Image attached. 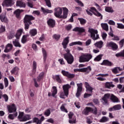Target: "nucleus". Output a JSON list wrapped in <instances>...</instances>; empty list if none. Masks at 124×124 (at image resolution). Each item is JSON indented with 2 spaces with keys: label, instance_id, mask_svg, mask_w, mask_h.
<instances>
[{
  "label": "nucleus",
  "instance_id": "nucleus-19",
  "mask_svg": "<svg viewBox=\"0 0 124 124\" xmlns=\"http://www.w3.org/2000/svg\"><path fill=\"white\" fill-rule=\"evenodd\" d=\"M16 6L18 7L25 8L26 7V3L23 2V0H17L16 3Z\"/></svg>",
  "mask_w": 124,
  "mask_h": 124
},
{
  "label": "nucleus",
  "instance_id": "nucleus-3",
  "mask_svg": "<svg viewBox=\"0 0 124 124\" xmlns=\"http://www.w3.org/2000/svg\"><path fill=\"white\" fill-rule=\"evenodd\" d=\"M88 31L91 34V38H92L93 40H96V39L99 38V36L97 34V30L93 28H89Z\"/></svg>",
  "mask_w": 124,
  "mask_h": 124
},
{
  "label": "nucleus",
  "instance_id": "nucleus-42",
  "mask_svg": "<svg viewBox=\"0 0 124 124\" xmlns=\"http://www.w3.org/2000/svg\"><path fill=\"white\" fill-rule=\"evenodd\" d=\"M109 121V119L108 117L106 116H104L99 120L100 123H106V122H108Z\"/></svg>",
  "mask_w": 124,
  "mask_h": 124
},
{
  "label": "nucleus",
  "instance_id": "nucleus-11",
  "mask_svg": "<svg viewBox=\"0 0 124 124\" xmlns=\"http://www.w3.org/2000/svg\"><path fill=\"white\" fill-rule=\"evenodd\" d=\"M33 19H34V17H33L32 16L26 15L24 17V22L28 23L29 25H31V20H33Z\"/></svg>",
  "mask_w": 124,
  "mask_h": 124
},
{
  "label": "nucleus",
  "instance_id": "nucleus-4",
  "mask_svg": "<svg viewBox=\"0 0 124 124\" xmlns=\"http://www.w3.org/2000/svg\"><path fill=\"white\" fill-rule=\"evenodd\" d=\"M89 112H93V114L96 115L97 114V109L95 107L93 108L87 107L82 111V114L83 115H88Z\"/></svg>",
  "mask_w": 124,
  "mask_h": 124
},
{
  "label": "nucleus",
  "instance_id": "nucleus-27",
  "mask_svg": "<svg viewBox=\"0 0 124 124\" xmlns=\"http://www.w3.org/2000/svg\"><path fill=\"white\" fill-rule=\"evenodd\" d=\"M41 10L44 14H51L53 13L52 10H49L47 9H45L43 7H41Z\"/></svg>",
  "mask_w": 124,
  "mask_h": 124
},
{
  "label": "nucleus",
  "instance_id": "nucleus-43",
  "mask_svg": "<svg viewBox=\"0 0 124 124\" xmlns=\"http://www.w3.org/2000/svg\"><path fill=\"white\" fill-rule=\"evenodd\" d=\"M115 111L121 110L122 109V106L120 104L116 105L113 106Z\"/></svg>",
  "mask_w": 124,
  "mask_h": 124
},
{
  "label": "nucleus",
  "instance_id": "nucleus-32",
  "mask_svg": "<svg viewBox=\"0 0 124 124\" xmlns=\"http://www.w3.org/2000/svg\"><path fill=\"white\" fill-rule=\"evenodd\" d=\"M23 11H24L23 10L17 9L14 12V14L16 15V18H19L20 17V15Z\"/></svg>",
  "mask_w": 124,
  "mask_h": 124
},
{
  "label": "nucleus",
  "instance_id": "nucleus-35",
  "mask_svg": "<svg viewBox=\"0 0 124 124\" xmlns=\"http://www.w3.org/2000/svg\"><path fill=\"white\" fill-rule=\"evenodd\" d=\"M0 19L1 22H4L5 23H7L8 22V19H7V17L5 16H3L2 15L0 16Z\"/></svg>",
  "mask_w": 124,
  "mask_h": 124
},
{
  "label": "nucleus",
  "instance_id": "nucleus-37",
  "mask_svg": "<svg viewBox=\"0 0 124 124\" xmlns=\"http://www.w3.org/2000/svg\"><path fill=\"white\" fill-rule=\"evenodd\" d=\"M18 71H19V68H18V67H15L11 71V72L12 74H15L16 75H18V74H15L17 73Z\"/></svg>",
  "mask_w": 124,
  "mask_h": 124
},
{
  "label": "nucleus",
  "instance_id": "nucleus-6",
  "mask_svg": "<svg viewBox=\"0 0 124 124\" xmlns=\"http://www.w3.org/2000/svg\"><path fill=\"white\" fill-rule=\"evenodd\" d=\"M62 8L58 7L54 9V16L57 18H62Z\"/></svg>",
  "mask_w": 124,
  "mask_h": 124
},
{
  "label": "nucleus",
  "instance_id": "nucleus-49",
  "mask_svg": "<svg viewBox=\"0 0 124 124\" xmlns=\"http://www.w3.org/2000/svg\"><path fill=\"white\" fill-rule=\"evenodd\" d=\"M43 76H44V73L43 72L41 73L39 77L37 78V82H39L40 80H41V78H43Z\"/></svg>",
  "mask_w": 124,
  "mask_h": 124
},
{
  "label": "nucleus",
  "instance_id": "nucleus-61",
  "mask_svg": "<svg viewBox=\"0 0 124 124\" xmlns=\"http://www.w3.org/2000/svg\"><path fill=\"white\" fill-rule=\"evenodd\" d=\"M4 31H5V26L1 25L0 28V33L4 32Z\"/></svg>",
  "mask_w": 124,
  "mask_h": 124
},
{
  "label": "nucleus",
  "instance_id": "nucleus-38",
  "mask_svg": "<svg viewBox=\"0 0 124 124\" xmlns=\"http://www.w3.org/2000/svg\"><path fill=\"white\" fill-rule=\"evenodd\" d=\"M83 43L80 41L74 42L69 44V46H74V45H82Z\"/></svg>",
  "mask_w": 124,
  "mask_h": 124
},
{
  "label": "nucleus",
  "instance_id": "nucleus-30",
  "mask_svg": "<svg viewBox=\"0 0 124 124\" xmlns=\"http://www.w3.org/2000/svg\"><path fill=\"white\" fill-rule=\"evenodd\" d=\"M85 88H86V92H90V93H93V88L88 82H85Z\"/></svg>",
  "mask_w": 124,
  "mask_h": 124
},
{
  "label": "nucleus",
  "instance_id": "nucleus-55",
  "mask_svg": "<svg viewBox=\"0 0 124 124\" xmlns=\"http://www.w3.org/2000/svg\"><path fill=\"white\" fill-rule=\"evenodd\" d=\"M4 82L5 87L7 88V87H8V79H7V78H4Z\"/></svg>",
  "mask_w": 124,
  "mask_h": 124
},
{
  "label": "nucleus",
  "instance_id": "nucleus-59",
  "mask_svg": "<svg viewBox=\"0 0 124 124\" xmlns=\"http://www.w3.org/2000/svg\"><path fill=\"white\" fill-rule=\"evenodd\" d=\"M90 10L91 11V12H92V13H93V14H94V13H95V12H97V10H96V9H95V8L92 7L90 8Z\"/></svg>",
  "mask_w": 124,
  "mask_h": 124
},
{
  "label": "nucleus",
  "instance_id": "nucleus-13",
  "mask_svg": "<svg viewBox=\"0 0 124 124\" xmlns=\"http://www.w3.org/2000/svg\"><path fill=\"white\" fill-rule=\"evenodd\" d=\"M13 1L12 0H5L3 1L2 5V6H7L8 7L9 6H12L14 4Z\"/></svg>",
  "mask_w": 124,
  "mask_h": 124
},
{
  "label": "nucleus",
  "instance_id": "nucleus-8",
  "mask_svg": "<svg viewBox=\"0 0 124 124\" xmlns=\"http://www.w3.org/2000/svg\"><path fill=\"white\" fill-rule=\"evenodd\" d=\"M74 71L75 72H86V73H90L92 71V68L89 66L86 68H83L81 69H75Z\"/></svg>",
  "mask_w": 124,
  "mask_h": 124
},
{
  "label": "nucleus",
  "instance_id": "nucleus-14",
  "mask_svg": "<svg viewBox=\"0 0 124 124\" xmlns=\"http://www.w3.org/2000/svg\"><path fill=\"white\" fill-rule=\"evenodd\" d=\"M108 47H110L113 51H116L118 49V45L114 42H109L107 43Z\"/></svg>",
  "mask_w": 124,
  "mask_h": 124
},
{
  "label": "nucleus",
  "instance_id": "nucleus-52",
  "mask_svg": "<svg viewBox=\"0 0 124 124\" xmlns=\"http://www.w3.org/2000/svg\"><path fill=\"white\" fill-rule=\"evenodd\" d=\"M76 2H77L78 5L81 6V7H83L84 3L81 1L80 0H75Z\"/></svg>",
  "mask_w": 124,
  "mask_h": 124
},
{
  "label": "nucleus",
  "instance_id": "nucleus-10",
  "mask_svg": "<svg viewBox=\"0 0 124 124\" xmlns=\"http://www.w3.org/2000/svg\"><path fill=\"white\" fill-rule=\"evenodd\" d=\"M112 95V94H109V93H107L105 94L104 97L102 98V102H103V104L104 105H106L108 102V99L110 98L111 99V96Z\"/></svg>",
  "mask_w": 124,
  "mask_h": 124
},
{
  "label": "nucleus",
  "instance_id": "nucleus-62",
  "mask_svg": "<svg viewBox=\"0 0 124 124\" xmlns=\"http://www.w3.org/2000/svg\"><path fill=\"white\" fill-rule=\"evenodd\" d=\"M86 13H87V14L88 15H90V16H93V12H92V11H91V9H87L86 10Z\"/></svg>",
  "mask_w": 124,
  "mask_h": 124
},
{
  "label": "nucleus",
  "instance_id": "nucleus-54",
  "mask_svg": "<svg viewBox=\"0 0 124 124\" xmlns=\"http://www.w3.org/2000/svg\"><path fill=\"white\" fill-rule=\"evenodd\" d=\"M50 114H51V111H50V109H47L45 111L44 115L46 117H48V116H50Z\"/></svg>",
  "mask_w": 124,
  "mask_h": 124
},
{
  "label": "nucleus",
  "instance_id": "nucleus-5",
  "mask_svg": "<svg viewBox=\"0 0 124 124\" xmlns=\"http://www.w3.org/2000/svg\"><path fill=\"white\" fill-rule=\"evenodd\" d=\"M18 119L20 122H26L31 120V115H26L24 116V112H20L18 115Z\"/></svg>",
  "mask_w": 124,
  "mask_h": 124
},
{
  "label": "nucleus",
  "instance_id": "nucleus-46",
  "mask_svg": "<svg viewBox=\"0 0 124 124\" xmlns=\"http://www.w3.org/2000/svg\"><path fill=\"white\" fill-rule=\"evenodd\" d=\"M52 96H55L57 94L58 90H57V87L54 86L52 87Z\"/></svg>",
  "mask_w": 124,
  "mask_h": 124
},
{
  "label": "nucleus",
  "instance_id": "nucleus-44",
  "mask_svg": "<svg viewBox=\"0 0 124 124\" xmlns=\"http://www.w3.org/2000/svg\"><path fill=\"white\" fill-rule=\"evenodd\" d=\"M28 36H29V35H24L23 36L22 38L21 39L22 43H23V44H25V43L27 42V38Z\"/></svg>",
  "mask_w": 124,
  "mask_h": 124
},
{
  "label": "nucleus",
  "instance_id": "nucleus-21",
  "mask_svg": "<svg viewBox=\"0 0 124 124\" xmlns=\"http://www.w3.org/2000/svg\"><path fill=\"white\" fill-rule=\"evenodd\" d=\"M45 119L44 116H42L40 120H39L37 118H35L33 119V121L34 123H36L37 124H41V123L43 122Z\"/></svg>",
  "mask_w": 124,
  "mask_h": 124
},
{
  "label": "nucleus",
  "instance_id": "nucleus-53",
  "mask_svg": "<svg viewBox=\"0 0 124 124\" xmlns=\"http://www.w3.org/2000/svg\"><path fill=\"white\" fill-rule=\"evenodd\" d=\"M118 29H121V30H123L124 29V25L122 23H117Z\"/></svg>",
  "mask_w": 124,
  "mask_h": 124
},
{
  "label": "nucleus",
  "instance_id": "nucleus-16",
  "mask_svg": "<svg viewBox=\"0 0 124 124\" xmlns=\"http://www.w3.org/2000/svg\"><path fill=\"white\" fill-rule=\"evenodd\" d=\"M7 108L8 111L9 112V113H13V112H16V109L14 104H13L11 106H8Z\"/></svg>",
  "mask_w": 124,
  "mask_h": 124
},
{
  "label": "nucleus",
  "instance_id": "nucleus-57",
  "mask_svg": "<svg viewBox=\"0 0 124 124\" xmlns=\"http://www.w3.org/2000/svg\"><path fill=\"white\" fill-rule=\"evenodd\" d=\"M61 110L63 112H65L66 113H67V110L65 109V108L64 107V105H62V106L61 107Z\"/></svg>",
  "mask_w": 124,
  "mask_h": 124
},
{
  "label": "nucleus",
  "instance_id": "nucleus-26",
  "mask_svg": "<svg viewBox=\"0 0 124 124\" xmlns=\"http://www.w3.org/2000/svg\"><path fill=\"white\" fill-rule=\"evenodd\" d=\"M29 33L31 36H35L37 34V30L36 29H33L30 31Z\"/></svg>",
  "mask_w": 124,
  "mask_h": 124
},
{
  "label": "nucleus",
  "instance_id": "nucleus-24",
  "mask_svg": "<svg viewBox=\"0 0 124 124\" xmlns=\"http://www.w3.org/2000/svg\"><path fill=\"white\" fill-rule=\"evenodd\" d=\"M42 51L44 62H45L47 59V51H46L45 49H44V48H42Z\"/></svg>",
  "mask_w": 124,
  "mask_h": 124
},
{
  "label": "nucleus",
  "instance_id": "nucleus-23",
  "mask_svg": "<svg viewBox=\"0 0 124 124\" xmlns=\"http://www.w3.org/2000/svg\"><path fill=\"white\" fill-rule=\"evenodd\" d=\"M47 24L50 28H54L55 27V21L53 19L50 18L47 21Z\"/></svg>",
  "mask_w": 124,
  "mask_h": 124
},
{
  "label": "nucleus",
  "instance_id": "nucleus-12",
  "mask_svg": "<svg viewBox=\"0 0 124 124\" xmlns=\"http://www.w3.org/2000/svg\"><path fill=\"white\" fill-rule=\"evenodd\" d=\"M82 86H83V83H80L79 84H77V92L76 93L77 97H79L81 95V93L82 92Z\"/></svg>",
  "mask_w": 124,
  "mask_h": 124
},
{
  "label": "nucleus",
  "instance_id": "nucleus-36",
  "mask_svg": "<svg viewBox=\"0 0 124 124\" xmlns=\"http://www.w3.org/2000/svg\"><path fill=\"white\" fill-rule=\"evenodd\" d=\"M13 43L15 47H19V48H20L21 44H20V43L19 42V41H18V39H16L15 41H13Z\"/></svg>",
  "mask_w": 124,
  "mask_h": 124
},
{
  "label": "nucleus",
  "instance_id": "nucleus-29",
  "mask_svg": "<svg viewBox=\"0 0 124 124\" xmlns=\"http://www.w3.org/2000/svg\"><path fill=\"white\" fill-rule=\"evenodd\" d=\"M24 31V30L23 29H20L17 31V33L16 34V37L17 39H19L20 38V37L22 35V33H23V31Z\"/></svg>",
  "mask_w": 124,
  "mask_h": 124
},
{
  "label": "nucleus",
  "instance_id": "nucleus-18",
  "mask_svg": "<svg viewBox=\"0 0 124 124\" xmlns=\"http://www.w3.org/2000/svg\"><path fill=\"white\" fill-rule=\"evenodd\" d=\"M12 48H13V46L12 45V44H8L5 46L4 52L5 53H9V52H10V51L12 50Z\"/></svg>",
  "mask_w": 124,
  "mask_h": 124
},
{
  "label": "nucleus",
  "instance_id": "nucleus-64",
  "mask_svg": "<svg viewBox=\"0 0 124 124\" xmlns=\"http://www.w3.org/2000/svg\"><path fill=\"white\" fill-rule=\"evenodd\" d=\"M32 49H33L35 51H37L38 49H37V46H36V44H33L32 45Z\"/></svg>",
  "mask_w": 124,
  "mask_h": 124
},
{
  "label": "nucleus",
  "instance_id": "nucleus-39",
  "mask_svg": "<svg viewBox=\"0 0 124 124\" xmlns=\"http://www.w3.org/2000/svg\"><path fill=\"white\" fill-rule=\"evenodd\" d=\"M105 87L108 89H110V88H114V85L112 82H106L105 83Z\"/></svg>",
  "mask_w": 124,
  "mask_h": 124
},
{
  "label": "nucleus",
  "instance_id": "nucleus-9",
  "mask_svg": "<svg viewBox=\"0 0 124 124\" xmlns=\"http://www.w3.org/2000/svg\"><path fill=\"white\" fill-rule=\"evenodd\" d=\"M69 123L71 124H76V116H75L73 112H70L68 114Z\"/></svg>",
  "mask_w": 124,
  "mask_h": 124
},
{
  "label": "nucleus",
  "instance_id": "nucleus-40",
  "mask_svg": "<svg viewBox=\"0 0 124 124\" xmlns=\"http://www.w3.org/2000/svg\"><path fill=\"white\" fill-rule=\"evenodd\" d=\"M53 78L54 80H56L57 82H58V83H62V80L61 79V78H60V76L59 75H56L53 76Z\"/></svg>",
  "mask_w": 124,
  "mask_h": 124
},
{
  "label": "nucleus",
  "instance_id": "nucleus-63",
  "mask_svg": "<svg viewBox=\"0 0 124 124\" xmlns=\"http://www.w3.org/2000/svg\"><path fill=\"white\" fill-rule=\"evenodd\" d=\"M102 36L103 40H105L106 39V37H107V34L104 32L102 33Z\"/></svg>",
  "mask_w": 124,
  "mask_h": 124
},
{
  "label": "nucleus",
  "instance_id": "nucleus-41",
  "mask_svg": "<svg viewBox=\"0 0 124 124\" xmlns=\"http://www.w3.org/2000/svg\"><path fill=\"white\" fill-rule=\"evenodd\" d=\"M101 26L102 29H103V30H105V31H108V24H107L106 23H102L101 24Z\"/></svg>",
  "mask_w": 124,
  "mask_h": 124
},
{
  "label": "nucleus",
  "instance_id": "nucleus-58",
  "mask_svg": "<svg viewBox=\"0 0 124 124\" xmlns=\"http://www.w3.org/2000/svg\"><path fill=\"white\" fill-rule=\"evenodd\" d=\"M94 15H95V16H97L98 17H101V19H102V15L97 11L96 13H94Z\"/></svg>",
  "mask_w": 124,
  "mask_h": 124
},
{
  "label": "nucleus",
  "instance_id": "nucleus-1",
  "mask_svg": "<svg viewBox=\"0 0 124 124\" xmlns=\"http://www.w3.org/2000/svg\"><path fill=\"white\" fill-rule=\"evenodd\" d=\"M93 56L91 54H82L79 58V62H88L92 60Z\"/></svg>",
  "mask_w": 124,
  "mask_h": 124
},
{
  "label": "nucleus",
  "instance_id": "nucleus-22",
  "mask_svg": "<svg viewBox=\"0 0 124 124\" xmlns=\"http://www.w3.org/2000/svg\"><path fill=\"white\" fill-rule=\"evenodd\" d=\"M102 65H108V66H112L114 64L112 62L108 60H104L103 62L101 63Z\"/></svg>",
  "mask_w": 124,
  "mask_h": 124
},
{
  "label": "nucleus",
  "instance_id": "nucleus-48",
  "mask_svg": "<svg viewBox=\"0 0 124 124\" xmlns=\"http://www.w3.org/2000/svg\"><path fill=\"white\" fill-rule=\"evenodd\" d=\"M116 57L119 58V57H124V50L118 53L115 54Z\"/></svg>",
  "mask_w": 124,
  "mask_h": 124
},
{
  "label": "nucleus",
  "instance_id": "nucleus-47",
  "mask_svg": "<svg viewBox=\"0 0 124 124\" xmlns=\"http://www.w3.org/2000/svg\"><path fill=\"white\" fill-rule=\"evenodd\" d=\"M17 115H18V113H17V112H15L14 114H11L9 115L8 118L11 120H13L14 118H15L16 117H17Z\"/></svg>",
  "mask_w": 124,
  "mask_h": 124
},
{
  "label": "nucleus",
  "instance_id": "nucleus-15",
  "mask_svg": "<svg viewBox=\"0 0 124 124\" xmlns=\"http://www.w3.org/2000/svg\"><path fill=\"white\" fill-rule=\"evenodd\" d=\"M70 88L71 87L69 84H66L62 86L63 91L66 96H67L68 95V90H69Z\"/></svg>",
  "mask_w": 124,
  "mask_h": 124
},
{
  "label": "nucleus",
  "instance_id": "nucleus-34",
  "mask_svg": "<svg viewBox=\"0 0 124 124\" xmlns=\"http://www.w3.org/2000/svg\"><path fill=\"white\" fill-rule=\"evenodd\" d=\"M122 70H123V69L119 67H115L111 69V71L115 74H117V73H119V71H122Z\"/></svg>",
  "mask_w": 124,
  "mask_h": 124
},
{
  "label": "nucleus",
  "instance_id": "nucleus-56",
  "mask_svg": "<svg viewBox=\"0 0 124 124\" xmlns=\"http://www.w3.org/2000/svg\"><path fill=\"white\" fill-rule=\"evenodd\" d=\"M45 1H46V4L48 7H52L51 5V1H50V0H45Z\"/></svg>",
  "mask_w": 124,
  "mask_h": 124
},
{
  "label": "nucleus",
  "instance_id": "nucleus-60",
  "mask_svg": "<svg viewBox=\"0 0 124 124\" xmlns=\"http://www.w3.org/2000/svg\"><path fill=\"white\" fill-rule=\"evenodd\" d=\"M60 37H61V35L59 34H54L53 35V38L55 39V40H58L60 39Z\"/></svg>",
  "mask_w": 124,
  "mask_h": 124
},
{
  "label": "nucleus",
  "instance_id": "nucleus-51",
  "mask_svg": "<svg viewBox=\"0 0 124 124\" xmlns=\"http://www.w3.org/2000/svg\"><path fill=\"white\" fill-rule=\"evenodd\" d=\"M78 20L79 21L81 25H85V24H86L87 21H86V20H85L83 18H78Z\"/></svg>",
  "mask_w": 124,
  "mask_h": 124
},
{
  "label": "nucleus",
  "instance_id": "nucleus-17",
  "mask_svg": "<svg viewBox=\"0 0 124 124\" xmlns=\"http://www.w3.org/2000/svg\"><path fill=\"white\" fill-rule=\"evenodd\" d=\"M62 73L64 76H66L68 78H73L75 75L74 74H71L68 73V72L65 71L64 70L62 71Z\"/></svg>",
  "mask_w": 124,
  "mask_h": 124
},
{
  "label": "nucleus",
  "instance_id": "nucleus-31",
  "mask_svg": "<svg viewBox=\"0 0 124 124\" xmlns=\"http://www.w3.org/2000/svg\"><path fill=\"white\" fill-rule=\"evenodd\" d=\"M73 31H78V32H85V29L83 27H76Z\"/></svg>",
  "mask_w": 124,
  "mask_h": 124
},
{
  "label": "nucleus",
  "instance_id": "nucleus-45",
  "mask_svg": "<svg viewBox=\"0 0 124 124\" xmlns=\"http://www.w3.org/2000/svg\"><path fill=\"white\" fill-rule=\"evenodd\" d=\"M105 11L108 12L109 13H113V12H114L113 9L110 7H106L105 8Z\"/></svg>",
  "mask_w": 124,
  "mask_h": 124
},
{
  "label": "nucleus",
  "instance_id": "nucleus-33",
  "mask_svg": "<svg viewBox=\"0 0 124 124\" xmlns=\"http://www.w3.org/2000/svg\"><path fill=\"white\" fill-rule=\"evenodd\" d=\"M37 66V63H36V62L35 61H33V63H32V67H33V74H31V76L33 75L34 73L36 72V67Z\"/></svg>",
  "mask_w": 124,
  "mask_h": 124
},
{
  "label": "nucleus",
  "instance_id": "nucleus-20",
  "mask_svg": "<svg viewBox=\"0 0 124 124\" xmlns=\"http://www.w3.org/2000/svg\"><path fill=\"white\" fill-rule=\"evenodd\" d=\"M63 15H62V17L63 19H66L67 18V15H68V9L66 7H63Z\"/></svg>",
  "mask_w": 124,
  "mask_h": 124
},
{
  "label": "nucleus",
  "instance_id": "nucleus-28",
  "mask_svg": "<svg viewBox=\"0 0 124 124\" xmlns=\"http://www.w3.org/2000/svg\"><path fill=\"white\" fill-rule=\"evenodd\" d=\"M94 46L99 49H101V47L103 46V42L102 41L97 42L94 44Z\"/></svg>",
  "mask_w": 124,
  "mask_h": 124
},
{
  "label": "nucleus",
  "instance_id": "nucleus-50",
  "mask_svg": "<svg viewBox=\"0 0 124 124\" xmlns=\"http://www.w3.org/2000/svg\"><path fill=\"white\" fill-rule=\"evenodd\" d=\"M102 58V55H99L96 58H94V61L95 62H99Z\"/></svg>",
  "mask_w": 124,
  "mask_h": 124
},
{
  "label": "nucleus",
  "instance_id": "nucleus-2",
  "mask_svg": "<svg viewBox=\"0 0 124 124\" xmlns=\"http://www.w3.org/2000/svg\"><path fill=\"white\" fill-rule=\"evenodd\" d=\"M69 43V37H67L64 39L63 42H62V46L64 49V51L67 53L66 54H70V50L67 48V45Z\"/></svg>",
  "mask_w": 124,
  "mask_h": 124
},
{
  "label": "nucleus",
  "instance_id": "nucleus-25",
  "mask_svg": "<svg viewBox=\"0 0 124 124\" xmlns=\"http://www.w3.org/2000/svg\"><path fill=\"white\" fill-rule=\"evenodd\" d=\"M110 100H111V101L114 103L120 102V100H119L118 97L112 94H111V96L110 97Z\"/></svg>",
  "mask_w": 124,
  "mask_h": 124
},
{
  "label": "nucleus",
  "instance_id": "nucleus-7",
  "mask_svg": "<svg viewBox=\"0 0 124 124\" xmlns=\"http://www.w3.org/2000/svg\"><path fill=\"white\" fill-rule=\"evenodd\" d=\"M64 58L69 64H71L74 62V58L72 54H64Z\"/></svg>",
  "mask_w": 124,
  "mask_h": 124
}]
</instances>
